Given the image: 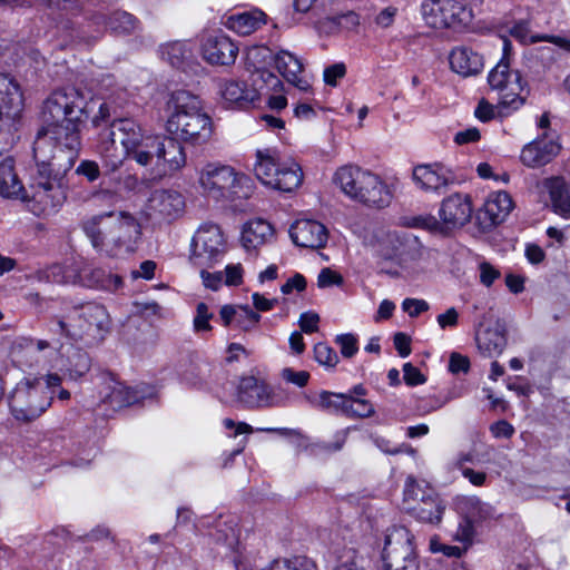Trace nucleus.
Masks as SVG:
<instances>
[{
    "instance_id": "1",
    "label": "nucleus",
    "mask_w": 570,
    "mask_h": 570,
    "mask_svg": "<svg viewBox=\"0 0 570 570\" xmlns=\"http://www.w3.org/2000/svg\"><path fill=\"white\" fill-rule=\"evenodd\" d=\"M87 117V101L80 90L68 87L53 91L42 104L43 127L35 141L49 139L52 151L59 153L58 167L69 166L81 147L80 125Z\"/></svg>"
},
{
    "instance_id": "2",
    "label": "nucleus",
    "mask_w": 570,
    "mask_h": 570,
    "mask_svg": "<svg viewBox=\"0 0 570 570\" xmlns=\"http://www.w3.org/2000/svg\"><path fill=\"white\" fill-rule=\"evenodd\" d=\"M51 144L47 138L33 141V158L38 176L31 185L32 195L28 196L26 202L32 204L31 210L36 215H50L62 206L67 198L62 178L76 160L71 159L69 166L58 167L59 153L52 151Z\"/></svg>"
},
{
    "instance_id": "3",
    "label": "nucleus",
    "mask_w": 570,
    "mask_h": 570,
    "mask_svg": "<svg viewBox=\"0 0 570 570\" xmlns=\"http://www.w3.org/2000/svg\"><path fill=\"white\" fill-rule=\"evenodd\" d=\"M166 130L191 146L206 144L213 134L212 118L203 110L200 99L187 90H176L166 102Z\"/></svg>"
},
{
    "instance_id": "4",
    "label": "nucleus",
    "mask_w": 570,
    "mask_h": 570,
    "mask_svg": "<svg viewBox=\"0 0 570 570\" xmlns=\"http://www.w3.org/2000/svg\"><path fill=\"white\" fill-rule=\"evenodd\" d=\"M91 122L98 130V151L109 158L106 161L109 171L117 170L122 164L124 155L117 154V141L126 154L145 138L141 127L131 118L119 117L116 108L108 101L99 106Z\"/></svg>"
},
{
    "instance_id": "5",
    "label": "nucleus",
    "mask_w": 570,
    "mask_h": 570,
    "mask_svg": "<svg viewBox=\"0 0 570 570\" xmlns=\"http://www.w3.org/2000/svg\"><path fill=\"white\" fill-rule=\"evenodd\" d=\"M56 325L61 335L90 347L105 340L110 320L102 305L88 303L75 307L66 317L58 318Z\"/></svg>"
},
{
    "instance_id": "6",
    "label": "nucleus",
    "mask_w": 570,
    "mask_h": 570,
    "mask_svg": "<svg viewBox=\"0 0 570 570\" xmlns=\"http://www.w3.org/2000/svg\"><path fill=\"white\" fill-rule=\"evenodd\" d=\"M342 191L351 199L368 207L383 208L390 205L391 194L379 176L357 166H343L334 177Z\"/></svg>"
},
{
    "instance_id": "7",
    "label": "nucleus",
    "mask_w": 570,
    "mask_h": 570,
    "mask_svg": "<svg viewBox=\"0 0 570 570\" xmlns=\"http://www.w3.org/2000/svg\"><path fill=\"white\" fill-rule=\"evenodd\" d=\"M511 50V42L504 39L503 56L488 76L491 89L498 91L499 95L498 112L500 116H508L510 111L520 109L527 99L523 92H529L520 72L510 69L509 57Z\"/></svg>"
},
{
    "instance_id": "8",
    "label": "nucleus",
    "mask_w": 570,
    "mask_h": 570,
    "mask_svg": "<svg viewBox=\"0 0 570 570\" xmlns=\"http://www.w3.org/2000/svg\"><path fill=\"white\" fill-rule=\"evenodd\" d=\"M472 215L471 198L466 194L455 193L445 198L440 207L438 220L433 215L401 216L399 224L409 228H423L446 235L450 230L462 227Z\"/></svg>"
},
{
    "instance_id": "9",
    "label": "nucleus",
    "mask_w": 570,
    "mask_h": 570,
    "mask_svg": "<svg viewBox=\"0 0 570 570\" xmlns=\"http://www.w3.org/2000/svg\"><path fill=\"white\" fill-rule=\"evenodd\" d=\"M402 509L420 522L436 525L442 521L446 504L428 483L409 476L403 490Z\"/></svg>"
},
{
    "instance_id": "10",
    "label": "nucleus",
    "mask_w": 570,
    "mask_h": 570,
    "mask_svg": "<svg viewBox=\"0 0 570 570\" xmlns=\"http://www.w3.org/2000/svg\"><path fill=\"white\" fill-rule=\"evenodd\" d=\"M53 392L40 380H22L8 396L12 416L20 422H31L43 414L51 405Z\"/></svg>"
},
{
    "instance_id": "11",
    "label": "nucleus",
    "mask_w": 570,
    "mask_h": 570,
    "mask_svg": "<svg viewBox=\"0 0 570 570\" xmlns=\"http://www.w3.org/2000/svg\"><path fill=\"white\" fill-rule=\"evenodd\" d=\"M199 183L205 193L215 199L247 198L250 178L222 164H207L202 170Z\"/></svg>"
},
{
    "instance_id": "12",
    "label": "nucleus",
    "mask_w": 570,
    "mask_h": 570,
    "mask_svg": "<svg viewBox=\"0 0 570 570\" xmlns=\"http://www.w3.org/2000/svg\"><path fill=\"white\" fill-rule=\"evenodd\" d=\"M425 23L433 29H460L471 23L472 9L456 0H424L421 6Z\"/></svg>"
},
{
    "instance_id": "13",
    "label": "nucleus",
    "mask_w": 570,
    "mask_h": 570,
    "mask_svg": "<svg viewBox=\"0 0 570 570\" xmlns=\"http://www.w3.org/2000/svg\"><path fill=\"white\" fill-rule=\"evenodd\" d=\"M225 253L226 242L220 228L214 224L200 226L191 239V263L197 267H212Z\"/></svg>"
},
{
    "instance_id": "14",
    "label": "nucleus",
    "mask_w": 570,
    "mask_h": 570,
    "mask_svg": "<svg viewBox=\"0 0 570 570\" xmlns=\"http://www.w3.org/2000/svg\"><path fill=\"white\" fill-rule=\"evenodd\" d=\"M458 509L462 514L458 529L453 534L454 540L470 544L474 537V522L490 519L494 515L491 504L482 502L476 497H464L458 501Z\"/></svg>"
},
{
    "instance_id": "15",
    "label": "nucleus",
    "mask_w": 570,
    "mask_h": 570,
    "mask_svg": "<svg viewBox=\"0 0 570 570\" xmlns=\"http://www.w3.org/2000/svg\"><path fill=\"white\" fill-rule=\"evenodd\" d=\"M111 256L134 250L140 235V225L127 212H111Z\"/></svg>"
},
{
    "instance_id": "16",
    "label": "nucleus",
    "mask_w": 570,
    "mask_h": 570,
    "mask_svg": "<svg viewBox=\"0 0 570 570\" xmlns=\"http://www.w3.org/2000/svg\"><path fill=\"white\" fill-rule=\"evenodd\" d=\"M237 401L247 409L279 405L268 384L255 376L240 379L237 386Z\"/></svg>"
},
{
    "instance_id": "17",
    "label": "nucleus",
    "mask_w": 570,
    "mask_h": 570,
    "mask_svg": "<svg viewBox=\"0 0 570 570\" xmlns=\"http://www.w3.org/2000/svg\"><path fill=\"white\" fill-rule=\"evenodd\" d=\"M203 59L212 66H232L235 63L238 47L224 33L207 36L200 47Z\"/></svg>"
},
{
    "instance_id": "18",
    "label": "nucleus",
    "mask_w": 570,
    "mask_h": 570,
    "mask_svg": "<svg viewBox=\"0 0 570 570\" xmlns=\"http://www.w3.org/2000/svg\"><path fill=\"white\" fill-rule=\"evenodd\" d=\"M560 149L561 146L557 139L548 132H543L522 148L520 160L529 168H539L549 164Z\"/></svg>"
},
{
    "instance_id": "19",
    "label": "nucleus",
    "mask_w": 570,
    "mask_h": 570,
    "mask_svg": "<svg viewBox=\"0 0 570 570\" xmlns=\"http://www.w3.org/2000/svg\"><path fill=\"white\" fill-rule=\"evenodd\" d=\"M394 236V264L400 267L402 273H414L423 256L422 243L412 233H401Z\"/></svg>"
},
{
    "instance_id": "20",
    "label": "nucleus",
    "mask_w": 570,
    "mask_h": 570,
    "mask_svg": "<svg viewBox=\"0 0 570 570\" xmlns=\"http://www.w3.org/2000/svg\"><path fill=\"white\" fill-rule=\"evenodd\" d=\"M111 212L94 215L81 222V229L92 247L111 256Z\"/></svg>"
},
{
    "instance_id": "21",
    "label": "nucleus",
    "mask_w": 570,
    "mask_h": 570,
    "mask_svg": "<svg viewBox=\"0 0 570 570\" xmlns=\"http://www.w3.org/2000/svg\"><path fill=\"white\" fill-rule=\"evenodd\" d=\"M289 236L298 247L317 249L325 246L328 233L320 222L301 219L291 226Z\"/></svg>"
},
{
    "instance_id": "22",
    "label": "nucleus",
    "mask_w": 570,
    "mask_h": 570,
    "mask_svg": "<svg viewBox=\"0 0 570 570\" xmlns=\"http://www.w3.org/2000/svg\"><path fill=\"white\" fill-rule=\"evenodd\" d=\"M151 147L158 151V170L161 175L179 170L186 165V154L179 138L171 135L158 136V145Z\"/></svg>"
},
{
    "instance_id": "23",
    "label": "nucleus",
    "mask_w": 570,
    "mask_h": 570,
    "mask_svg": "<svg viewBox=\"0 0 570 570\" xmlns=\"http://www.w3.org/2000/svg\"><path fill=\"white\" fill-rule=\"evenodd\" d=\"M184 199L174 190L158 189L151 193L147 200L146 208L149 215H158L164 218H171L183 210Z\"/></svg>"
},
{
    "instance_id": "24",
    "label": "nucleus",
    "mask_w": 570,
    "mask_h": 570,
    "mask_svg": "<svg viewBox=\"0 0 570 570\" xmlns=\"http://www.w3.org/2000/svg\"><path fill=\"white\" fill-rule=\"evenodd\" d=\"M220 94L230 108L247 109L258 99V91L244 81L227 80L220 87Z\"/></svg>"
},
{
    "instance_id": "25",
    "label": "nucleus",
    "mask_w": 570,
    "mask_h": 570,
    "mask_svg": "<svg viewBox=\"0 0 570 570\" xmlns=\"http://www.w3.org/2000/svg\"><path fill=\"white\" fill-rule=\"evenodd\" d=\"M77 282L90 288L109 292H115L122 285V279L118 275H112L104 268L90 264L78 267Z\"/></svg>"
},
{
    "instance_id": "26",
    "label": "nucleus",
    "mask_w": 570,
    "mask_h": 570,
    "mask_svg": "<svg viewBox=\"0 0 570 570\" xmlns=\"http://www.w3.org/2000/svg\"><path fill=\"white\" fill-rule=\"evenodd\" d=\"M476 345L482 355L487 357L499 356L507 346V332L504 324L497 321L493 326L478 331Z\"/></svg>"
},
{
    "instance_id": "27",
    "label": "nucleus",
    "mask_w": 570,
    "mask_h": 570,
    "mask_svg": "<svg viewBox=\"0 0 570 570\" xmlns=\"http://www.w3.org/2000/svg\"><path fill=\"white\" fill-rule=\"evenodd\" d=\"M275 65L279 73L292 85L297 87L302 91L309 89V82L299 77L303 72L304 66L298 57L289 51L281 50L275 56Z\"/></svg>"
},
{
    "instance_id": "28",
    "label": "nucleus",
    "mask_w": 570,
    "mask_h": 570,
    "mask_svg": "<svg viewBox=\"0 0 570 570\" xmlns=\"http://www.w3.org/2000/svg\"><path fill=\"white\" fill-rule=\"evenodd\" d=\"M451 69L463 77L475 76L483 69V58L468 47L454 48L449 57Z\"/></svg>"
},
{
    "instance_id": "29",
    "label": "nucleus",
    "mask_w": 570,
    "mask_h": 570,
    "mask_svg": "<svg viewBox=\"0 0 570 570\" xmlns=\"http://www.w3.org/2000/svg\"><path fill=\"white\" fill-rule=\"evenodd\" d=\"M266 23L267 14L259 9L230 14L223 22L227 29L239 36H248Z\"/></svg>"
},
{
    "instance_id": "30",
    "label": "nucleus",
    "mask_w": 570,
    "mask_h": 570,
    "mask_svg": "<svg viewBox=\"0 0 570 570\" xmlns=\"http://www.w3.org/2000/svg\"><path fill=\"white\" fill-rule=\"evenodd\" d=\"M91 366V361L86 351L77 347H68L61 353L58 368L70 380L82 377Z\"/></svg>"
},
{
    "instance_id": "31",
    "label": "nucleus",
    "mask_w": 570,
    "mask_h": 570,
    "mask_svg": "<svg viewBox=\"0 0 570 570\" xmlns=\"http://www.w3.org/2000/svg\"><path fill=\"white\" fill-rule=\"evenodd\" d=\"M273 237L274 229L272 225L262 218H257L244 225L240 242L243 247L249 252L268 243Z\"/></svg>"
},
{
    "instance_id": "32",
    "label": "nucleus",
    "mask_w": 570,
    "mask_h": 570,
    "mask_svg": "<svg viewBox=\"0 0 570 570\" xmlns=\"http://www.w3.org/2000/svg\"><path fill=\"white\" fill-rule=\"evenodd\" d=\"M0 195L4 198L27 200L24 187L14 173L13 160L7 158L0 163Z\"/></svg>"
},
{
    "instance_id": "33",
    "label": "nucleus",
    "mask_w": 570,
    "mask_h": 570,
    "mask_svg": "<svg viewBox=\"0 0 570 570\" xmlns=\"http://www.w3.org/2000/svg\"><path fill=\"white\" fill-rule=\"evenodd\" d=\"M149 395L145 386L127 387L121 383H115L110 393L105 396V402L114 409H121L139 403Z\"/></svg>"
},
{
    "instance_id": "34",
    "label": "nucleus",
    "mask_w": 570,
    "mask_h": 570,
    "mask_svg": "<svg viewBox=\"0 0 570 570\" xmlns=\"http://www.w3.org/2000/svg\"><path fill=\"white\" fill-rule=\"evenodd\" d=\"M277 176L273 179L269 187L291 193L295 190L303 181V171L301 166L294 160H286L279 164Z\"/></svg>"
},
{
    "instance_id": "35",
    "label": "nucleus",
    "mask_w": 570,
    "mask_h": 570,
    "mask_svg": "<svg viewBox=\"0 0 570 570\" xmlns=\"http://www.w3.org/2000/svg\"><path fill=\"white\" fill-rule=\"evenodd\" d=\"M553 210L566 219H570V187L563 178L554 177L548 183Z\"/></svg>"
},
{
    "instance_id": "36",
    "label": "nucleus",
    "mask_w": 570,
    "mask_h": 570,
    "mask_svg": "<svg viewBox=\"0 0 570 570\" xmlns=\"http://www.w3.org/2000/svg\"><path fill=\"white\" fill-rule=\"evenodd\" d=\"M161 58L176 69L186 70L193 59V51L187 42L174 41L161 48Z\"/></svg>"
},
{
    "instance_id": "37",
    "label": "nucleus",
    "mask_w": 570,
    "mask_h": 570,
    "mask_svg": "<svg viewBox=\"0 0 570 570\" xmlns=\"http://www.w3.org/2000/svg\"><path fill=\"white\" fill-rule=\"evenodd\" d=\"M413 180L425 191L440 193L453 183V179L432 170L430 166H417L413 170Z\"/></svg>"
},
{
    "instance_id": "38",
    "label": "nucleus",
    "mask_w": 570,
    "mask_h": 570,
    "mask_svg": "<svg viewBox=\"0 0 570 570\" xmlns=\"http://www.w3.org/2000/svg\"><path fill=\"white\" fill-rule=\"evenodd\" d=\"M311 404L321 410L332 414H343L346 402H348V394L334 393L328 391H321L316 399H309Z\"/></svg>"
},
{
    "instance_id": "39",
    "label": "nucleus",
    "mask_w": 570,
    "mask_h": 570,
    "mask_svg": "<svg viewBox=\"0 0 570 570\" xmlns=\"http://www.w3.org/2000/svg\"><path fill=\"white\" fill-rule=\"evenodd\" d=\"M154 145H158V136H147L126 155L130 156L141 166L155 165L158 168V151H156V147H151Z\"/></svg>"
},
{
    "instance_id": "40",
    "label": "nucleus",
    "mask_w": 570,
    "mask_h": 570,
    "mask_svg": "<svg viewBox=\"0 0 570 570\" xmlns=\"http://www.w3.org/2000/svg\"><path fill=\"white\" fill-rule=\"evenodd\" d=\"M374 256L377 258V267L381 273H392V239L390 235L380 236L375 233L371 243Z\"/></svg>"
},
{
    "instance_id": "41",
    "label": "nucleus",
    "mask_w": 570,
    "mask_h": 570,
    "mask_svg": "<svg viewBox=\"0 0 570 570\" xmlns=\"http://www.w3.org/2000/svg\"><path fill=\"white\" fill-rule=\"evenodd\" d=\"M513 202L507 191H499L492 199L485 204V213L490 216L493 224L504 220L505 216L512 210Z\"/></svg>"
},
{
    "instance_id": "42",
    "label": "nucleus",
    "mask_w": 570,
    "mask_h": 570,
    "mask_svg": "<svg viewBox=\"0 0 570 570\" xmlns=\"http://www.w3.org/2000/svg\"><path fill=\"white\" fill-rule=\"evenodd\" d=\"M256 156L257 161L254 167L255 175L264 185L269 186L277 176L281 163H276L272 156L265 155L261 150L257 151Z\"/></svg>"
},
{
    "instance_id": "43",
    "label": "nucleus",
    "mask_w": 570,
    "mask_h": 570,
    "mask_svg": "<svg viewBox=\"0 0 570 570\" xmlns=\"http://www.w3.org/2000/svg\"><path fill=\"white\" fill-rule=\"evenodd\" d=\"M48 282L57 284L77 283L78 267L52 264L43 272Z\"/></svg>"
},
{
    "instance_id": "44",
    "label": "nucleus",
    "mask_w": 570,
    "mask_h": 570,
    "mask_svg": "<svg viewBox=\"0 0 570 570\" xmlns=\"http://www.w3.org/2000/svg\"><path fill=\"white\" fill-rule=\"evenodd\" d=\"M107 24L112 32L127 35L137 29L138 21L132 14L126 11H116L109 17Z\"/></svg>"
},
{
    "instance_id": "45",
    "label": "nucleus",
    "mask_w": 570,
    "mask_h": 570,
    "mask_svg": "<svg viewBox=\"0 0 570 570\" xmlns=\"http://www.w3.org/2000/svg\"><path fill=\"white\" fill-rule=\"evenodd\" d=\"M510 35L523 45L547 41L552 43V35H530V23L528 20H519L510 28Z\"/></svg>"
},
{
    "instance_id": "46",
    "label": "nucleus",
    "mask_w": 570,
    "mask_h": 570,
    "mask_svg": "<svg viewBox=\"0 0 570 570\" xmlns=\"http://www.w3.org/2000/svg\"><path fill=\"white\" fill-rule=\"evenodd\" d=\"M43 3L59 19L77 16L82 10L78 0H43Z\"/></svg>"
},
{
    "instance_id": "47",
    "label": "nucleus",
    "mask_w": 570,
    "mask_h": 570,
    "mask_svg": "<svg viewBox=\"0 0 570 570\" xmlns=\"http://www.w3.org/2000/svg\"><path fill=\"white\" fill-rule=\"evenodd\" d=\"M261 321V315L248 305H239L235 326L244 332L254 330Z\"/></svg>"
},
{
    "instance_id": "48",
    "label": "nucleus",
    "mask_w": 570,
    "mask_h": 570,
    "mask_svg": "<svg viewBox=\"0 0 570 570\" xmlns=\"http://www.w3.org/2000/svg\"><path fill=\"white\" fill-rule=\"evenodd\" d=\"M324 23L328 26L330 31H334L341 28L353 30L360 24V17L354 11H348L346 13L327 18Z\"/></svg>"
},
{
    "instance_id": "49",
    "label": "nucleus",
    "mask_w": 570,
    "mask_h": 570,
    "mask_svg": "<svg viewBox=\"0 0 570 570\" xmlns=\"http://www.w3.org/2000/svg\"><path fill=\"white\" fill-rule=\"evenodd\" d=\"M344 415L350 417H367L373 413V405L363 399L354 397L348 394V402H346Z\"/></svg>"
},
{
    "instance_id": "50",
    "label": "nucleus",
    "mask_w": 570,
    "mask_h": 570,
    "mask_svg": "<svg viewBox=\"0 0 570 570\" xmlns=\"http://www.w3.org/2000/svg\"><path fill=\"white\" fill-rule=\"evenodd\" d=\"M394 535H397V539L403 540L409 547L410 552L403 557V566L394 568V570H419V566L416 563L415 557L413 556V551L411 548L413 537H410V533L404 527H395L394 525Z\"/></svg>"
},
{
    "instance_id": "51",
    "label": "nucleus",
    "mask_w": 570,
    "mask_h": 570,
    "mask_svg": "<svg viewBox=\"0 0 570 570\" xmlns=\"http://www.w3.org/2000/svg\"><path fill=\"white\" fill-rule=\"evenodd\" d=\"M314 357L321 365L334 367L338 363L337 353L325 343H317L314 346Z\"/></svg>"
},
{
    "instance_id": "52",
    "label": "nucleus",
    "mask_w": 570,
    "mask_h": 570,
    "mask_svg": "<svg viewBox=\"0 0 570 570\" xmlns=\"http://www.w3.org/2000/svg\"><path fill=\"white\" fill-rule=\"evenodd\" d=\"M213 317L214 314L209 312L207 304L203 302L198 303L196 306V315L193 322L194 330L197 333L212 331V325L209 324V322Z\"/></svg>"
},
{
    "instance_id": "53",
    "label": "nucleus",
    "mask_w": 570,
    "mask_h": 570,
    "mask_svg": "<svg viewBox=\"0 0 570 570\" xmlns=\"http://www.w3.org/2000/svg\"><path fill=\"white\" fill-rule=\"evenodd\" d=\"M282 379L292 383L298 387H304L309 380V373L307 371H295L292 367H285L281 372Z\"/></svg>"
},
{
    "instance_id": "54",
    "label": "nucleus",
    "mask_w": 570,
    "mask_h": 570,
    "mask_svg": "<svg viewBox=\"0 0 570 570\" xmlns=\"http://www.w3.org/2000/svg\"><path fill=\"white\" fill-rule=\"evenodd\" d=\"M335 342L340 346L341 354L344 357L350 358V357H352L358 351L357 340L352 334L338 335V336H336Z\"/></svg>"
},
{
    "instance_id": "55",
    "label": "nucleus",
    "mask_w": 570,
    "mask_h": 570,
    "mask_svg": "<svg viewBox=\"0 0 570 570\" xmlns=\"http://www.w3.org/2000/svg\"><path fill=\"white\" fill-rule=\"evenodd\" d=\"M403 381L409 386H416L426 382V376L412 363L403 365Z\"/></svg>"
},
{
    "instance_id": "56",
    "label": "nucleus",
    "mask_w": 570,
    "mask_h": 570,
    "mask_svg": "<svg viewBox=\"0 0 570 570\" xmlns=\"http://www.w3.org/2000/svg\"><path fill=\"white\" fill-rule=\"evenodd\" d=\"M430 308V305L424 299L419 298H405L402 303V309L410 317H416L421 313L426 312Z\"/></svg>"
},
{
    "instance_id": "57",
    "label": "nucleus",
    "mask_w": 570,
    "mask_h": 570,
    "mask_svg": "<svg viewBox=\"0 0 570 570\" xmlns=\"http://www.w3.org/2000/svg\"><path fill=\"white\" fill-rule=\"evenodd\" d=\"M76 174L85 176L88 181L92 183L100 176L99 165L94 160H82L76 168Z\"/></svg>"
},
{
    "instance_id": "58",
    "label": "nucleus",
    "mask_w": 570,
    "mask_h": 570,
    "mask_svg": "<svg viewBox=\"0 0 570 570\" xmlns=\"http://www.w3.org/2000/svg\"><path fill=\"white\" fill-rule=\"evenodd\" d=\"M346 73V67L344 63L338 62L328 66L324 70V81L326 85L335 87L337 85V80L343 78Z\"/></svg>"
},
{
    "instance_id": "59",
    "label": "nucleus",
    "mask_w": 570,
    "mask_h": 570,
    "mask_svg": "<svg viewBox=\"0 0 570 570\" xmlns=\"http://www.w3.org/2000/svg\"><path fill=\"white\" fill-rule=\"evenodd\" d=\"M430 549L434 553L442 552L444 556L450 558H460L464 551L460 547L441 543L436 538L431 539Z\"/></svg>"
},
{
    "instance_id": "60",
    "label": "nucleus",
    "mask_w": 570,
    "mask_h": 570,
    "mask_svg": "<svg viewBox=\"0 0 570 570\" xmlns=\"http://www.w3.org/2000/svg\"><path fill=\"white\" fill-rule=\"evenodd\" d=\"M320 316L314 312H305L299 316V327L302 332L309 334L318 331Z\"/></svg>"
},
{
    "instance_id": "61",
    "label": "nucleus",
    "mask_w": 570,
    "mask_h": 570,
    "mask_svg": "<svg viewBox=\"0 0 570 570\" xmlns=\"http://www.w3.org/2000/svg\"><path fill=\"white\" fill-rule=\"evenodd\" d=\"M342 283V276L331 268H323L317 277V285L321 288L330 287L333 285H341Z\"/></svg>"
},
{
    "instance_id": "62",
    "label": "nucleus",
    "mask_w": 570,
    "mask_h": 570,
    "mask_svg": "<svg viewBox=\"0 0 570 570\" xmlns=\"http://www.w3.org/2000/svg\"><path fill=\"white\" fill-rule=\"evenodd\" d=\"M470 368V361L466 356L459 353H452L449 362V371L453 374L466 373Z\"/></svg>"
},
{
    "instance_id": "63",
    "label": "nucleus",
    "mask_w": 570,
    "mask_h": 570,
    "mask_svg": "<svg viewBox=\"0 0 570 570\" xmlns=\"http://www.w3.org/2000/svg\"><path fill=\"white\" fill-rule=\"evenodd\" d=\"M394 348L401 357H407L412 352L411 337L402 332L394 334Z\"/></svg>"
},
{
    "instance_id": "64",
    "label": "nucleus",
    "mask_w": 570,
    "mask_h": 570,
    "mask_svg": "<svg viewBox=\"0 0 570 570\" xmlns=\"http://www.w3.org/2000/svg\"><path fill=\"white\" fill-rule=\"evenodd\" d=\"M499 276V271L490 263L483 262L480 264V281L483 285L491 286Z\"/></svg>"
}]
</instances>
